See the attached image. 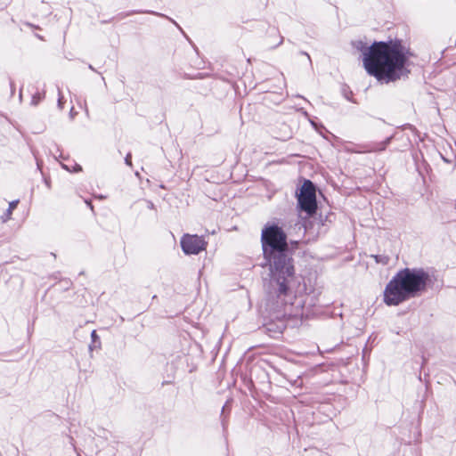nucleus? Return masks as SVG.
<instances>
[{
	"label": "nucleus",
	"instance_id": "f257e3e1",
	"mask_svg": "<svg viewBox=\"0 0 456 456\" xmlns=\"http://www.w3.org/2000/svg\"><path fill=\"white\" fill-rule=\"evenodd\" d=\"M411 56L399 43L375 42L362 53V63L369 75L387 84L408 76Z\"/></svg>",
	"mask_w": 456,
	"mask_h": 456
},
{
	"label": "nucleus",
	"instance_id": "f03ea898",
	"mask_svg": "<svg viewBox=\"0 0 456 456\" xmlns=\"http://www.w3.org/2000/svg\"><path fill=\"white\" fill-rule=\"evenodd\" d=\"M265 258L271 272V284L280 294H287L294 280L292 259L287 253V236L278 225L265 226L261 235Z\"/></svg>",
	"mask_w": 456,
	"mask_h": 456
},
{
	"label": "nucleus",
	"instance_id": "7ed1b4c3",
	"mask_svg": "<svg viewBox=\"0 0 456 456\" xmlns=\"http://www.w3.org/2000/svg\"><path fill=\"white\" fill-rule=\"evenodd\" d=\"M429 275L421 268H404L387 284L383 301L387 305H398L419 296L426 289Z\"/></svg>",
	"mask_w": 456,
	"mask_h": 456
},
{
	"label": "nucleus",
	"instance_id": "20e7f679",
	"mask_svg": "<svg viewBox=\"0 0 456 456\" xmlns=\"http://www.w3.org/2000/svg\"><path fill=\"white\" fill-rule=\"evenodd\" d=\"M297 202L300 209L308 215L315 213L317 208L315 187L311 181L304 182L297 194Z\"/></svg>",
	"mask_w": 456,
	"mask_h": 456
},
{
	"label": "nucleus",
	"instance_id": "39448f33",
	"mask_svg": "<svg viewBox=\"0 0 456 456\" xmlns=\"http://www.w3.org/2000/svg\"><path fill=\"white\" fill-rule=\"evenodd\" d=\"M207 242L198 235L184 234L181 238V247L186 255H198L206 249Z\"/></svg>",
	"mask_w": 456,
	"mask_h": 456
},
{
	"label": "nucleus",
	"instance_id": "423d86ee",
	"mask_svg": "<svg viewBox=\"0 0 456 456\" xmlns=\"http://www.w3.org/2000/svg\"><path fill=\"white\" fill-rule=\"evenodd\" d=\"M61 167L69 172H79L82 170V167L78 164H76V163L72 166L61 164Z\"/></svg>",
	"mask_w": 456,
	"mask_h": 456
},
{
	"label": "nucleus",
	"instance_id": "0eeeda50",
	"mask_svg": "<svg viewBox=\"0 0 456 456\" xmlns=\"http://www.w3.org/2000/svg\"><path fill=\"white\" fill-rule=\"evenodd\" d=\"M374 258L377 263H381L382 265H387L389 260L386 256H374Z\"/></svg>",
	"mask_w": 456,
	"mask_h": 456
},
{
	"label": "nucleus",
	"instance_id": "6e6552de",
	"mask_svg": "<svg viewBox=\"0 0 456 456\" xmlns=\"http://www.w3.org/2000/svg\"><path fill=\"white\" fill-rule=\"evenodd\" d=\"M18 202V200H13L10 202L9 208L7 210V218H10V216L12 215V210L17 207Z\"/></svg>",
	"mask_w": 456,
	"mask_h": 456
},
{
	"label": "nucleus",
	"instance_id": "1a4fd4ad",
	"mask_svg": "<svg viewBox=\"0 0 456 456\" xmlns=\"http://www.w3.org/2000/svg\"><path fill=\"white\" fill-rule=\"evenodd\" d=\"M58 106L60 109L63 108V95L61 94L60 89H58Z\"/></svg>",
	"mask_w": 456,
	"mask_h": 456
},
{
	"label": "nucleus",
	"instance_id": "9d476101",
	"mask_svg": "<svg viewBox=\"0 0 456 456\" xmlns=\"http://www.w3.org/2000/svg\"><path fill=\"white\" fill-rule=\"evenodd\" d=\"M386 145H387V142H382L379 143V147H378V148L373 147V148L370 149L369 151H382L386 148Z\"/></svg>",
	"mask_w": 456,
	"mask_h": 456
},
{
	"label": "nucleus",
	"instance_id": "9b49d317",
	"mask_svg": "<svg viewBox=\"0 0 456 456\" xmlns=\"http://www.w3.org/2000/svg\"><path fill=\"white\" fill-rule=\"evenodd\" d=\"M125 161H126V164L128 165V166H131L132 163H131V154L128 153L125 159Z\"/></svg>",
	"mask_w": 456,
	"mask_h": 456
},
{
	"label": "nucleus",
	"instance_id": "f8f14e48",
	"mask_svg": "<svg viewBox=\"0 0 456 456\" xmlns=\"http://www.w3.org/2000/svg\"><path fill=\"white\" fill-rule=\"evenodd\" d=\"M91 337H92V339L94 341H96L98 339V336H97V333L95 330H93L92 333H91Z\"/></svg>",
	"mask_w": 456,
	"mask_h": 456
}]
</instances>
